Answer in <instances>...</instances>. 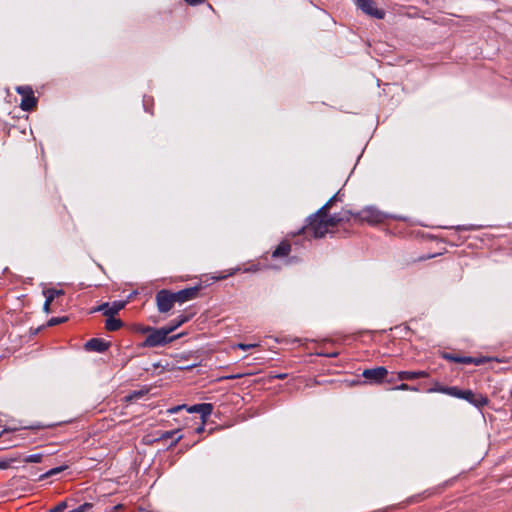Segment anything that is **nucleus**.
I'll list each match as a JSON object with an SVG mask.
<instances>
[{
    "mask_svg": "<svg viewBox=\"0 0 512 512\" xmlns=\"http://www.w3.org/2000/svg\"><path fill=\"white\" fill-rule=\"evenodd\" d=\"M174 303H176V301L174 300L172 291L162 289L156 293V304L160 313H167L170 311Z\"/></svg>",
    "mask_w": 512,
    "mask_h": 512,
    "instance_id": "20e7f679",
    "label": "nucleus"
},
{
    "mask_svg": "<svg viewBox=\"0 0 512 512\" xmlns=\"http://www.w3.org/2000/svg\"><path fill=\"white\" fill-rule=\"evenodd\" d=\"M441 356H442L443 359H445V360H447L449 362L458 363L460 355L452 354V353H449V352H443Z\"/></svg>",
    "mask_w": 512,
    "mask_h": 512,
    "instance_id": "c756f323",
    "label": "nucleus"
},
{
    "mask_svg": "<svg viewBox=\"0 0 512 512\" xmlns=\"http://www.w3.org/2000/svg\"><path fill=\"white\" fill-rule=\"evenodd\" d=\"M123 326V322L120 319L114 318V316H107L105 321V328L108 331H116Z\"/></svg>",
    "mask_w": 512,
    "mask_h": 512,
    "instance_id": "aec40b11",
    "label": "nucleus"
},
{
    "mask_svg": "<svg viewBox=\"0 0 512 512\" xmlns=\"http://www.w3.org/2000/svg\"><path fill=\"white\" fill-rule=\"evenodd\" d=\"M42 458H43V454L41 453H35V454H30V455H27L25 458H24V462L25 463H40L42 461Z\"/></svg>",
    "mask_w": 512,
    "mask_h": 512,
    "instance_id": "a878e982",
    "label": "nucleus"
},
{
    "mask_svg": "<svg viewBox=\"0 0 512 512\" xmlns=\"http://www.w3.org/2000/svg\"><path fill=\"white\" fill-rule=\"evenodd\" d=\"M291 251V245L287 241H281L279 245L272 252L273 258H281L286 257Z\"/></svg>",
    "mask_w": 512,
    "mask_h": 512,
    "instance_id": "dca6fc26",
    "label": "nucleus"
},
{
    "mask_svg": "<svg viewBox=\"0 0 512 512\" xmlns=\"http://www.w3.org/2000/svg\"><path fill=\"white\" fill-rule=\"evenodd\" d=\"M7 431H8L7 429H3V431H2V432H1V434H0V436H1L3 433L7 432Z\"/></svg>",
    "mask_w": 512,
    "mask_h": 512,
    "instance_id": "864d4df0",
    "label": "nucleus"
},
{
    "mask_svg": "<svg viewBox=\"0 0 512 512\" xmlns=\"http://www.w3.org/2000/svg\"><path fill=\"white\" fill-rule=\"evenodd\" d=\"M186 410H187L188 413H198V414H200L202 422L204 423L206 421V419L213 412V404H211V403H199V404H194L192 406H187L186 405Z\"/></svg>",
    "mask_w": 512,
    "mask_h": 512,
    "instance_id": "9b49d317",
    "label": "nucleus"
},
{
    "mask_svg": "<svg viewBox=\"0 0 512 512\" xmlns=\"http://www.w3.org/2000/svg\"><path fill=\"white\" fill-rule=\"evenodd\" d=\"M393 390H401V391H419L417 386H411L406 383H401L393 388Z\"/></svg>",
    "mask_w": 512,
    "mask_h": 512,
    "instance_id": "c85d7f7f",
    "label": "nucleus"
},
{
    "mask_svg": "<svg viewBox=\"0 0 512 512\" xmlns=\"http://www.w3.org/2000/svg\"><path fill=\"white\" fill-rule=\"evenodd\" d=\"M64 294L65 292L63 289L47 288L43 290V295L48 299V301L51 302H53L56 297L62 296Z\"/></svg>",
    "mask_w": 512,
    "mask_h": 512,
    "instance_id": "4be33fe9",
    "label": "nucleus"
},
{
    "mask_svg": "<svg viewBox=\"0 0 512 512\" xmlns=\"http://www.w3.org/2000/svg\"><path fill=\"white\" fill-rule=\"evenodd\" d=\"M67 468H68L67 465H60V466L51 468L48 471H46L45 473L41 474L38 477V480L41 481V480H44V479H47V478H50V477L57 476V475L61 474L63 471H65Z\"/></svg>",
    "mask_w": 512,
    "mask_h": 512,
    "instance_id": "6ab92c4d",
    "label": "nucleus"
},
{
    "mask_svg": "<svg viewBox=\"0 0 512 512\" xmlns=\"http://www.w3.org/2000/svg\"><path fill=\"white\" fill-rule=\"evenodd\" d=\"M153 329H154V327L149 326V325H139L137 327L136 331L141 334H147V336H148V335H150V333L152 332Z\"/></svg>",
    "mask_w": 512,
    "mask_h": 512,
    "instance_id": "f704fd0d",
    "label": "nucleus"
},
{
    "mask_svg": "<svg viewBox=\"0 0 512 512\" xmlns=\"http://www.w3.org/2000/svg\"><path fill=\"white\" fill-rule=\"evenodd\" d=\"M184 1L191 6H196V5L204 3L206 0H184Z\"/></svg>",
    "mask_w": 512,
    "mask_h": 512,
    "instance_id": "a18cd8bd",
    "label": "nucleus"
},
{
    "mask_svg": "<svg viewBox=\"0 0 512 512\" xmlns=\"http://www.w3.org/2000/svg\"><path fill=\"white\" fill-rule=\"evenodd\" d=\"M181 336L182 334L170 336L165 326L160 328L154 327L150 335H148L139 346L141 348L163 347L179 339Z\"/></svg>",
    "mask_w": 512,
    "mask_h": 512,
    "instance_id": "f03ea898",
    "label": "nucleus"
},
{
    "mask_svg": "<svg viewBox=\"0 0 512 512\" xmlns=\"http://www.w3.org/2000/svg\"><path fill=\"white\" fill-rule=\"evenodd\" d=\"M316 355L318 356H321V357H327V358H335L339 355V353L337 351H333V352H317Z\"/></svg>",
    "mask_w": 512,
    "mask_h": 512,
    "instance_id": "ea45409f",
    "label": "nucleus"
},
{
    "mask_svg": "<svg viewBox=\"0 0 512 512\" xmlns=\"http://www.w3.org/2000/svg\"><path fill=\"white\" fill-rule=\"evenodd\" d=\"M51 303H52L51 301H48V299L45 298V302L43 305V311L47 314H49L51 312V309H50Z\"/></svg>",
    "mask_w": 512,
    "mask_h": 512,
    "instance_id": "37998d69",
    "label": "nucleus"
},
{
    "mask_svg": "<svg viewBox=\"0 0 512 512\" xmlns=\"http://www.w3.org/2000/svg\"><path fill=\"white\" fill-rule=\"evenodd\" d=\"M57 425H61V423L43 424L41 422H36V423L28 426L27 428L30 429V430H39V429L52 428V427H55Z\"/></svg>",
    "mask_w": 512,
    "mask_h": 512,
    "instance_id": "393cba45",
    "label": "nucleus"
},
{
    "mask_svg": "<svg viewBox=\"0 0 512 512\" xmlns=\"http://www.w3.org/2000/svg\"><path fill=\"white\" fill-rule=\"evenodd\" d=\"M137 294V291H133L132 293L129 294L128 298H127V303Z\"/></svg>",
    "mask_w": 512,
    "mask_h": 512,
    "instance_id": "09e8293b",
    "label": "nucleus"
},
{
    "mask_svg": "<svg viewBox=\"0 0 512 512\" xmlns=\"http://www.w3.org/2000/svg\"><path fill=\"white\" fill-rule=\"evenodd\" d=\"M92 507H93V504L85 502L68 512H88L92 509Z\"/></svg>",
    "mask_w": 512,
    "mask_h": 512,
    "instance_id": "cd10ccee",
    "label": "nucleus"
},
{
    "mask_svg": "<svg viewBox=\"0 0 512 512\" xmlns=\"http://www.w3.org/2000/svg\"><path fill=\"white\" fill-rule=\"evenodd\" d=\"M474 362V357L471 356H459L460 364L470 365Z\"/></svg>",
    "mask_w": 512,
    "mask_h": 512,
    "instance_id": "58836bf2",
    "label": "nucleus"
},
{
    "mask_svg": "<svg viewBox=\"0 0 512 512\" xmlns=\"http://www.w3.org/2000/svg\"><path fill=\"white\" fill-rule=\"evenodd\" d=\"M359 215L362 220L373 224L380 223L389 217L388 214L383 213L374 207H367Z\"/></svg>",
    "mask_w": 512,
    "mask_h": 512,
    "instance_id": "0eeeda50",
    "label": "nucleus"
},
{
    "mask_svg": "<svg viewBox=\"0 0 512 512\" xmlns=\"http://www.w3.org/2000/svg\"><path fill=\"white\" fill-rule=\"evenodd\" d=\"M338 195H339V192L334 194L324 205H328V209H329L335 201L339 200Z\"/></svg>",
    "mask_w": 512,
    "mask_h": 512,
    "instance_id": "79ce46f5",
    "label": "nucleus"
},
{
    "mask_svg": "<svg viewBox=\"0 0 512 512\" xmlns=\"http://www.w3.org/2000/svg\"><path fill=\"white\" fill-rule=\"evenodd\" d=\"M341 213H342V216H344V218H349V219L353 215L351 211H344Z\"/></svg>",
    "mask_w": 512,
    "mask_h": 512,
    "instance_id": "49530a36",
    "label": "nucleus"
},
{
    "mask_svg": "<svg viewBox=\"0 0 512 512\" xmlns=\"http://www.w3.org/2000/svg\"><path fill=\"white\" fill-rule=\"evenodd\" d=\"M488 361H490L489 357H485V356L474 357V362L472 364L475 365V366H480V365L485 364Z\"/></svg>",
    "mask_w": 512,
    "mask_h": 512,
    "instance_id": "e433bc0d",
    "label": "nucleus"
},
{
    "mask_svg": "<svg viewBox=\"0 0 512 512\" xmlns=\"http://www.w3.org/2000/svg\"><path fill=\"white\" fill-rule=\"evenodd\" d=\"M388 375V370L383 366H378L371 369H365L362 372V376L370 384L382 383Z\"/></svg>",
    "mask_w": 512,
    "mask_h": 512,
    "instance_id": "39448f33",
    "label": "nucleus"
},
{
    "mask_svg": "<svg viewBox=\"0 0 512 512\" xmlns=\"http://www.w3.org/2000/svg\"><path fill=\"white\" fill-rule=\"evenodd\" d=\"M152 103L153 99L151 97L146 95L143 96V108L145 112L152 114V111L150 109V105H152Z\"/></svg>",
    "mask_w": 512,
    "mask_h": 512,
    "instance_id": "7c9ffc66",
    "label": "nucleus"
},
{
    "mask_svg": "<svg viewBox=\"0 0 512 512\" xmlns=\"http://www.w3.org/2000/svg\"><path fill=\"white\" fill-rule=\"evenodd\" d=\"M200 289H201V286L196 285L193 287L184 288L177 292H173L174 300L180 304L185 303L190 300H193L198 296Z\"/></svg>",
    "mask_w": 512,
    "mask_h": 512,
    "instance_id": "1a4fd4ad",
    "label": "nucleus"
},
{
    "mask_svg": "<svg viewBox=\"0 0 512 512\" xmlns=\"http://www.w3.org/2000/svg\"><path fill=\"white\" fill-rule=\"evenodd\" d=\"M240 271H242V268L239 266H236V267H233V268H230L229 270H227V274H219L218 276L214 277V279L223 280L228 277L234 276L235 274H237Z\"/></svg>",
    "mask_w": 512,
    "mask_h": 512,
    "instance_id": "b1692460",
    "label": "nucleus"
},
{
    "mask_svg": "<svg viewBox=\"0 0 512 512\" xmlns=\"http://www.w3.org/2000/svg\"><path fill=\"white\" fill-rule=\"evenodd\" d=\"M428 391L440 392L458 399H463L478 409L486 406L489 402L487 396L475 393L470 389H460L456 386H440L438 388H430Z\"/></svg>",
    "mask_w": 512,
    "mask_h": 512,
    "instance_id": "f257e3e1",
    "label": "nucleus"
},
{
    "mask_svg": "<svg viewBox=\"0 0 512 512\" xmlns=\"http://www.w3.org/2000/svg\"><path fill=\"white\" fill-rule=\"evenodd\" d=\"M126 304L127 301H113L111 304L109 302H104L93 308L92 312H102L105 316H114L122 310Z\"/></svg>",
    "mask_w": 512,
    "mask_h": 512,
    "instance_id": "423d86ee",
    "label": "nucleus"
},
{
    "mask_svg": "<svg viewBox=\"0 0 512 512\" xmlns=\"http://www.w3.org/2000/svg\"><path fill=\"white\" fill-rule=\"evenodd\" d=\"M428 376V373L426 371H399L397 373L396 378H390L387 380L388 383H392L395 380L398 381H405V380H414L419 378H425Z\"/></svg>",
    "mask_w": 512,
    "mask_h": 512,
    "instance_id": "f8f14e48",
    "label": "nucleus"
},
{
    "mask_svg": "<svg viewBox=\"0 0 512 512\" xmlns=\"http://www.w3.org/2000/svg\"><path fill=\"white\" fill-rule=\"evenodd\" d=\"M149 392L148 388H142L140 390H133L128 395L125 396L126 402H132L138 399L143 398Z\"/></svg>",
    "mask_w": 512,
    "mask_h": 512,
    "instance_id": "412c9836",
    "label": "nucleus"
},
{
    "mask_svg": "<svg viewBox=\"0 0 512 512\" xmlns=\"http://www.w3.org/2000/svg\"><path fill=\"white\" fill-rule=\"evenodd\" d=\"M68 320V317L67 316H62V317H52L50 318L48 321H47V326L48 327H52V326H55V325H58V324H61V323H64Z\"/></svg>",
    "mask_w": 512,
    "mask_h": 512,
    "instance_id": "bb28decb",
    "label": "nucleus"
},
{
    "mask_svg": "<svg viewBox=\"0 0 512 512\" xmlns=\"http://www.w3.org/2000/svg\"><path fill=\"white\" fill-rule=\"evenodd\" d=\"M257 345L256 344H245V343H238L237 344V347L243 351H247L251 348H254L256 347Z\"/></svg>",
    "mask_w": 512,
    "mask_h": 512,
    "instance_id": "a19ab883",
    "label": "nucleus"
},
{
    "mask_svg": "<svg viewBox=\"0 0 512 512\" xmlns=\"http://www.w3.org/2000/svg\"><path fill=\"white\" fill-rule=\"evenodd\" d=\"M39 331H40V327L35 329V330H33L32 335H36Z\"/></svg>",
    "mask_w": 512,
    "mask_h": 512,
    "instance_id": "603ef678",
    "label": "nucleus"
},
{
    "mask_svg": "<svg viewBox=\"0 0 512 512\" xmlns=\"http://www.w3.org/2000/svg\"><path fill=\"white\" fill-rule=\"evenodd\" d=\"M328 215V205H323L314 214L307 217V220L324 219Z\"/></svg>",
    "mask_w": 512,
    "mask_h": 512,
    "instance_id": "5701e85b",
    "label": "nucleus"
},
{
    "mask_svg": "<svg viewBox=\"0 0 512 512\" xmlns=\"http://www.w3.org/2000/svg\"><path fill=\"white\" fill-rule=\"evenodd\" d=\"M67 508V502L61 501L58 504H56L54 507L49 509V512H64V510Z\"/></svg>",
    "mask_w": 512,
    "mask_h": 512,
    "instance_id": "473e14b6",
    "label": "nucleus"
},
{
    "mask_svg": "<svg viewBox=\"0 0 512 512\" xmlns=\"http://www.w3.org/2000/svg\"><path fill=\"white\" fill-rule=\"evenodd\" d=\"M37 102H38V100L34 96V92H32V94L24 95V97H22L21 103H20V108L25 112H29V111L33 110V108L36 107Z\"/></svg>",
    "mask_w": 512,
    "mask_h": 512,
    "instance_id": "4468645a",
    "label": "nucleus"
},
{
    "mask_svg": "<svg viewBox=\"0 0 512 512\" xmlns=\"http://www.w3.org/2000/svg\"><path fill=\"white\" fill-rule=\"evenodd\" d=\"M481 226H477V225H458L455 227V229L457 231H473V230H477L479 229Z\"/></svg>",
    "mask_w": 512,
    "mask_h": 512,
    "instance_id": "72a5a7b5",
    "label": "nucleus"
},
{
    "mask_svg": "<svg viewBox=\"0 0 512 512\" xmlns=\"http://www.w3.org/2000/svg\"><path fill=\"white\" fill-rule=\"evenodd\" d=\"M276 377L279 379H284L286 377V374H279Z\"/></svg>",
    "mask_w": 512,
    "mask_h": 512,
    "instance_id": "3c124183",
    "label": "nucleus"
},
{
    "mask_svg": "<svg viewBox=\"0 0 512 512\" xmlns=\"http://www.w3.org/2000/svg\"><path fill=\"white\" fill-rule=\"evenodd\" d=\"M260 269L259 264H251L248 267H245L242 269L243 273H254L257 272Z\"/></svg>",
    "mask_w": 512,
    "mask_h": 512,
    "instance_id": "4c0bfd02",
    "label": "nucleus"
},
{
    "mask_svg": "<svg viewBox=\"0 0 512 512\" xmlns=\"http://www.w3.org/2000/svg\"><path fill=\"white\" fill-rule=\"evenodd\" d=\"M15 460V458L0 460V469L3 470L9 468Z\"/></svg>",
    "mask_w": 512,
    "mask_h": 512,
    "instance_id": "c9c22d12",
    "label": "nucleus"
},
{
    "mask_svg": "<svg viewBox=\"0 0 512 512\" xmlns=\"http://www.w3.org/2000/svg\"><path fill=\"white\" fill-rule=\"evenodd\" d=\"M356 4L359 9H361L365 14L372 16L376 19L384 18V11L375 7V4L372 0H356Z\"/></svg>",
    "mask_w": 512,
    "mask_h": 512,
    "instance_id": "6e6552de",
    "label": "nucleus"
},
{
    "mask_svg": "<svg viewBox=\"0 0 512 512\" xmlns=\"http://www.w3.org/2000/svg\"><path fill=\"white\" fill-rule=\"evenodd\" d=\"M435 492V489H427L419 494L412 495L406 499L407 504H413L422 501L425 498L430 497Z\"/></svg>",
    "mask_w": 512,
    "mask_h": 512,
    "instance_id": "a211bd4d",
    "label": "nucleus"
},
{
    "mask_svg": "<svg viewBox=\"0 0 512 512\" xmlns=\"http://www.w3.org/2000/svg\"><path fill=\"white\" fill-rule=\"evenodd\" d=\"M195 431H196V433H201V432H203V431H204V426H203V424H202L201 426L197 427V428L195 429Z\"/></svg>",
    "mask_w": 512,
    "mask_h": 512,
    "instance_id": "8fccbe9b",
    "label": "nucleus"
},
{
    "mask_svg": "<svg viewBox=\"0 0 512 512\" xmlns=\"http://www.w3.org/2000/svg\"><path fill=\"white\" fill-rule=\"evenodd\" d=\"M191 315H179L177 318L171 320L166 326L165 328L167 329V331L169 332V334H171L172 332H174L176 329H178L180 326H182L183 324L187 323L190 319H191Z\"/></svg>",
    "mask_w": 512,
    "mask_h": 512,
    "instance_id": "ddd939ff",
    "label": "nucleus"
},
{
    "mask_svg": "<svg viewBox=\"0 0 512 512\" xmlns=\"http://www.w3.org/2000/svg\"><path fill=\"white\" fill-rule=\"evenodd\" d=\"M16 92L24 97V95L32 94L33 90L30 86H18L16 87Z\"/></svg>",
    "mask_w": 512,
    "mask_h": 512,
    "instance_id": "2f4dec72",
    "label": "nucleus"
},
{
    "mask_svg": "<svg viewBox=\"0 0 512 512\" xmlns=\"http://www.w3.org/2000/svg\"><path fill=\"white\" fill-rule=\"evenodd\" d=\"M185 408L186 409V405H178V406H175V407H172L168 410L169 413L171 414H174V413H177L179 410Z\"/></svg>",
    "mask_w": 512,
    "mask_h": 512,
    "instance_id": "c03bdc74",
    "label": "nucleus"
},
{
    "mask_svg": "<svg viewBox=\"0 0 512 512\" xmlns=\"http://www.w3.org/2000/svg\"><path fill=\"white\" fill-rule=\"evenodd\" d=\"M111 343L102 338H91L85 344L84 348L87 351H93L97 353H104L110 347Z\"/></svg>",
    "mask_w": 512,
    "mask_h": 512,
    "instance_id": "9d476101",
    "label": "nucleus"
},
{
    "mask_svg": "<svg viewBox=\"0 0 512 512\" xmlns=\"http://www.w3.org/2000/svg\"><path fill=\"white\" fill-rule=\"evenodd\" d=\"M324 221L326 223V226L329 228L335 227L342 222H348L349 218H344V216H342V213H333L328 214L327 217L324 218Z\"/></svg>",
    "mask_w": 512,
    "mask_h": 512,
    "instance_id": "2eb2a0df",
    "label": "nucleus"
},
{
    "mask_svg": "<svg viewBox=\"0 0 512 512\" xmlns=\"http://www.w3.org/2000/svg\"><path fill=\"white\" fill-rule=\"evenodd\" d=\"M299 261H300V260H299V258H298V257H296V256H292V257H290V259H289V261H288V262H289V263H297V262H299Z\"/></svg>",
    "mask_w": 512,
    "mask_h": 512,
    "instance_id": "de8ad7c7",
    "label": "nucleus"
},
{
    "mask_svg": "<svg viewBox=\"0 0 512 512\" xmlns=\"http://www.w3.org/2000/svg\"><path fill=\"white\" fill-rule=\"evenodd\" d=\"M307 224L303 226L299 231L298 234L306 231L311 232L312 237L315 239L322 238L326 235L328 231V227L326 226V223L324 219H314V220H307Z\"/></svg>",
    "mask_w": 512,
    "mask_h": 512,
    "instance_id": "7ed1b4c3",
    "label": "nucleus"
},
{
    "mask_svg": "<svg viewBox=\"0 0 512 512\" xmlns=\"http://www.w3.org/2000/svg\"><path fill=\"white\" fill-rule=\"evenodd\" d=\"M182 435L179 434V430L164 431L159 436L158 440L172 439L170 447L175 446L181 439Z\"/></svg>",
    "mask_w": 512,
    "mask_h": 512,
    "instance_id": "f3484780",
    "label": "nucleus"
}]
</instances>
